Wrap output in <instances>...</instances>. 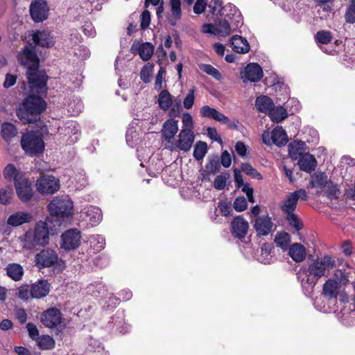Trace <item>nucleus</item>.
Listing matches in <instances>:
<instances>
[{
    "mask_svg": "<svg viewBox=\"0 0 355 355\" xmlns=\"http://www.w3.org/2000/svg\"><path fill=\"white\" fill-rule=\"evenodd\" d=\"M19 63L27 68L26 78L30 86V94L24 99L16 109L17 116L24 123L37 121L39 115L46 108L42 96L46 93L48 77L44 71L39 70V58L34 47L26 46L17 56Z\"/></svg>",
    "mask_w": 355,
    "mask_h": 355,
    "instance_id": "1",
    "label": "nucleus"
},
{
    "mask_svg": "<svg viewBox=\"0 0 355 355\" xmlns=\"http://www.w3.org/2000/svg\"><path fill=\"white\" fill-rule=\"evenodd\" d=\"M336 261L329 255H324L312 260L306 267L303 268L306 278L302 279V284H309L313 288L318 281L322 277H327L330 270L333 269Z\"/></svg>",
    "mask_w": 355,
    "mask_h": 355,
    "instance_id": "2",
    "label": "nucleus"
},
{
    "mask_svg": "<svg viewBox=\"0 0 355 355\" xmlns=\"http://www.w3.org/2000/svg\"><path fill=\"white\" fill-rule=\"evenodd\" d=\"M49 227L46 222L39 221L33 229H30L18 239L21 247L26 250H32L36 246H44L49 241Z\"/></svg>",
    "mask_w": 355,
    "mask_h": 355,
    "instance_id": "3",
    "label": "nucleus"
},
{
    "mask_svg": "<svg viewBox=\"0 0 355 355\" xmlns=\"http://www.w3.org/2000/svg\"><path fill=\"white\" fill-rule=\"evenodd\" d=\"M21 146L25 153L31 156L40 154L44 149V143L42 135L34 132H27L22 135Z\"/></svg>",
    "mask_w": 355,
    "mask_h": 355,
    "instance_id": "4",
    "label": "nucleus"
},
{
    "mask_svg": "<svg viewBox=\"0 0 355 355\" xmlns=\"http://www.w3.org/2000/svg\"><path fill=\"white\" fill-rule=\"evenodd\" d=\"M73 202L67 196H57L49 204L51 216L68 217L72 213Z\"/></svg>",
    "mask_w": 355,
    "mask_h": 355,
    "instance_id": "5",
    "label": "nucleus"
},
{
    "mask_svg": "<svg viewBox=\"0 0 355 355\" xmlns=\"http://www.w3.org/2000/svg\"><path fill=\"white\" fill-rule=\"evenodd\" d=\"M35 265L39 268H50L58 264L60 269L62 270L65 266L62 259H60L57 252L50 248L41 250L35 255Z\"/></svg>",
    "mask_w": 355,
    "mask_h": 355,
    "instance_id": "6",
    "label": "nucleus"
},
{
    "mask_svg": "<svg viewBox=\"0 0 355 355\" xmlns=\"http://www.w3.org/2000/svg\"><path fill=\"white\" fill-rule=\"evenodd\" d=\"M195 135L193 132L180 130L177 139L170 143V146H166V148L173 151L180 150L183 152L189 151L194 142Z\"/></svg>",
    "mask_w": 355,
    "mask_h": 355,
    "instance_id": "7",
    "label": "nucleus"
},
{
    "mask_svg": "<svg viewBox=\"0 0 355 355\" xmlns=\"http://www.w3.org/2000/svg\"><path fill=\"white\" fill-rule=\"evenodd\" d=\"M300 199L304 200L307 199V193L304 189H300L292 193H289L282 200L280 205L283 214H286L294 212Z\"/></svg>",
    "mask_w": 355,
    "mask_h": 355,
    "instance_id": "8",
    "label": "nucleus"
},
{
    "mask_svg": "<svg viewBox=\"0 0 355 355\" xmlns=\"http://www.w3.org/2000/svg\"><path fill=\"white\" fill-rule=\"evenodd\" d=\"M157 101L160 109L162 110L166 111L171 108V116H175L179 114L181 101L180 100L178 101L175 100L173 106L172 107L173 97L167 90L164 89L159 93Z\"/></svg>",
    "mask_w": 355,
    "mask_h": 355,
    "instance_id": "9",
    "label": "nucleus"
},
{
    "mask_svg": "<svg viewBox=\"0 0 355 355\" xmlns=\"http://www.w3.org/2000/svg\"><path fill=\"white\" fill-rule=\"evenodd\" d=\"M102 217L101 210L93 206L85 207L80 212V220L87 226L97 225L102 220Z\"/></svg>",
    "mask_w": 355,
    "mask_h": 355,
    "instance_id": "10",
    "label": "nucleus"
},
{
    "mask_svg": "<svg viewBox=\"0 0 355 355\" xmlns=\"http://www.w3.org/2000/svg\"><path fill=\"white\" fill-rule=\"evenodd\" d=\"M81 241V233L77 229H70L61 236V248L65 250L78 248Z\"/></svg>",
    "mask_w": 355,
    "mask_h": 355,
    "instance_id": "11",
    "label": "nucleus"
},
{
    "mask_svg": "<svg viewBox=\"0 0 355 355\" xmlns=\"http://www.w3.org/2000/svg\"><path fill=\"white\" fill-rule=\"evenodd\" d=\"M36 187L41 193L53 194L60 189V181L53 175H46L37 180Z\"/></svg>",
    "mask_w": 355,
    "mask_h": 355,
    "instance_id": "12",
    "label": "nucleus"
},
{
    "mask_svg": "<svg viewBox=\"0 0 355 355\" xmlns=\"http://www.w3.org/2000/svg\"><path fill=\"white\" fill-rule=\"evenodd\" d=\"M241 78L244 83H256L263 77V70L257 63H250L240 72Z\"/></svg>",
    "mask_w": 355,
    "mask_h": 355,
    "instance_id": "13",
    "label": "nucleus"
},
{
    "mask_svg": "<svg viewBox=\"0 0 355 355\" xmlns=\"http://www.w3.org/2000/svg\"><path fill=\"white\" fill-rule=\"evenodd\" d=\"M49 7L44 0H35L30 6V14L35 22L43 21L48 17Z\"/></svg>",
    "mask_w": 355,
    "mask_h": 355,
    "instance_id": "14",
    "label": "nucleus"
},
{
    "mask_svg": "<svg viewBox=\"0 0 355 355\" xmlns=\"http://www.w3.org/2000/svg\"><path fill=\"white\" fill-rule=\"evenodd\" d=\"M178 121L173 118L167 119L162 125L161 130L162 138L166 141V146H170L178 132Z\"/></svg>",
    "mask_w": 355,
    "mask_h": 355,
    "instance_id": "15",
    "label": "nucleus"
},
{
    "mask_svg": "<svg viewBox=\"0 0 355 355\" xmlns=\"http://www.w3.org/2000/svg\"><path fill=\"white\" fill-rule=\"evenodd\" d=\"M15 186L17 195L21 201L27 202L32 198L33 193L31 182L26 177L17 182Z\"/></svg>",
    "mask_w": 355,
    "mask_h": 355,
    "instance_id": "16",
    "label": "nucleus"
},
{
    "mask_svg": "<svg viewBox=\"0 0 355 355\" xmlns=\"http://www.w3.org/2000/svg\"><path fill=\"white\" fill-rule=\"evenodd\" d=\"M62 315L60 311L55 309L52 308L43 312L41 315V322L46 327L53 328L56 327L61 323Z\"/></svg>",
    "mask_w": 355,
    "mask_h": 355,
    "instance_id": "17",
    "label": "nucleus"
},
{
    "mask_svg": "<svg viewBox=\"0 0 355 355\" xmlns=\"http://www.w3.org/2000/svg\"><path fill=\"white\" fill-rule=\"evenodd\" d=\"M131 50L134 53H138L143 60L147 61L153 55L154 46L149 42L139 43L134 42Z\"/></svg>",
    "mask_w": 355,
    "mask_h": 355,
    "instance_id": "18",
    "label": "nucleus"
},
{
    "mask_svg": "<svg viewBox=\"0 0 355 355\" xmlns=\"http://www.w3.org/2000/svg\"><path fill=\"white\" fill-rule=\"evenodd\" d=\"M33 216L28 211H16L7 218V224L12 227H19L32 220Z\"/></svg>",
    "mask_w": 355,
    "mask_h": 355,
    "instance_id": "19",
    "label": "nucleus"
},
{
    "mask_svg": "<svg viewBox=\"0 0 355 355\" xmlns=\"http://www.w3.org/2000/svg\"><path fill=\"white\" fill-rule=\"evenodd\" d=\"M273 223L268 216H261L255 219L254 227L259 235L266 236L272 232Z\"/></svg>",
    "mask_w": 355,
    "mask_h": 355,
    "instance_id": "20",
    "label": "nucleus"
},
{
    "mask_svg": "<svg viewBox=\"0 0 355 355\" xmlns=\"http://www.w3.org/2000/svg\"><path fill=\"white\" fill-rule=\"evenodd\" d=\"M340 286L338 281L328 279L323 284L322 295L329 300H336L340 293Z\"/></svg>",
    "mask_w": 355,
    "mask_h": 355,
    "instance_id": "21",
    "label": "nucleus"
},
{
    "mask_svg": "<svg viewBox=\"0 0 355 355\" xmlns=\"http://www.w3.org/2000/svg\"><path fill=\"white\" fill-rule=\"evenodd\" d=\"M249 228L248 222L241 216H237L232 222V232L238 238H243Z\"/></svg>",
    "mask_w": 355,
    "mask_h": 355,
    "instance_id": "22",
    "label": "nucleus"
},
{
    "mask_svg": "<svg viewBox=\"0 0 355 355\" xmlns=\"http://www.w3.org/2000/svg\"><path fill=\"white\" fill-rule=\"evenodd\" d=\"M33 42L42 47H51L55 44V40L51 33L46 31H38L33 35Z\"/></svg>",
    "mask_w": 355,
    "mask_h": 355,
    "instance_id": "23",
    "label": "nucleus"
},
{
    "mask_svg": "<svg viewBox=\"0 0 355 355\" xmlns=\"http://www.w3.org/2000/svg\"><path fill=\"white\" fill-rule=\"evenodd\" d=\"M200 114L202 117L212 119L224 124L229 122V119L226 116L209 105L202 106L200 108Z\"/></svg>",
    "mask_w": 355,
    "mask_h": 355,
    "instance_id": "24",
    "label": "nucleus"
},
{
    "mask_svg": "<svg viewBox=\"0 0 355 355\" xmlns=\"http://www.w3.org/2000/svg\"><path fill=\"white\" fill-rule=\"evenodd\" d=\"M288 254L295 262H302L306 257V249L301 243H295L288 248Z\"/></svg>",
    "mask_w": 355,
    "mask_h": 355,
    "instance_id": "25",
    "label": "nucleus"
},
{
    "mask_svg": "<svg viewBox=\"0 0 355 355\" xmlns=\"http://www.w3.org/2000/svg\"><path fill=\"white\" fill-rule=\"evenodd\" d=\"M298 165L302 171L311 173L315 169L317 161L312 155L305 153L299 159Z\"/></svg>",
    "mask_w": 355,
    "mask_h": 355,
    "instance_id": "26",
    "label": "nucleus"
},
{
    "mask_svg": "<svg viewBox=\"0 0 355 355\" xmlns=\"http://www.w3.org/2000/svg\"><path fill=\"white\" fill-rule=\"evenodd\" d=\"M232 50L238 53H246L250 50L248 42L244 37L239 35H234L230 40Z\"/></svg>",
    "mask_w": 355,
    "mask_h": 355,
    "instance_id": "27",
    "label": "nucleus"
},
{
    "mask_svg": "<svg viewBox=\"0 0 355 355\" xmlns=\"http://www.w3.org/2000/svg\"><path fill=\"white\" fill-rule=\"evenodd\" d=\"M33 298H41L48 295L49 285L46 280H40L31 286Z\"/></svg>",
    "mask_w": 355,
    "mask_h": 355,
    "instance_id": "28",
    "label": "nucleus"
},
{
    "mask_svg": "<svg viewBox=\"0 0 355 355\" xmlns=\"http://www.w3.org/2000/svg\"><path fill=\"white\" fill-rule=\"evenodd\" d=\"M17 128L11 123H3L1 124V135L6 142H10L12 138L17 135Z\"/></svg>",
    "mask_w": 355,
    "mask_h": 355,
    "instance_id": "29",
    "label": "nucleus"
},
{
    "mask_svg": "<svg viewBox=\"0 0 355 355\" xmlns=\"http://www.w3.org/2000/svg\"><path fill=\"white\" fill-rule=\"evenodd\" d=\"M272 143L278 146L285 145L288 141V137L286 131L281 126H277L272 131Z\"/></svg>",
    "mask_w": 355,
    "mask_h": 355,
    "instance_id": "30",
    "label": "nucleus"
},
{
    "mask_svg": "<svg viewBox=\"0 0 355 355\" xmlns=\"http://www.w3.org/2000/svg\"><path fill=\"white\" fill-rule=\"evenodd\" d=\"M329 180L324 173H315L311 176L309 184L311 187L322 189L328 184Z\"/></svg>",
    "mask_w": 355,
    "mask_h": 355,
    "instance_id": "31",
    "label": "nucleus"
},
{
    "mask_svg": "<svg viewBox=\"0 0 355 355\" xmlns=\"http://www.w3.org/2000/svg\"><path fill=\"white\" fill-rule=\"evenodd\" d=\"M305 144L302 141H295L288 145V154L292 159H300L303 155Z\"/></svg>",
    "mask_w": 355,
    "mask_h": 355,
    "instance_id": "32",
    "label": "nucleus"
},
{
    "mask_svg": "<svg viewBox=\"0 0 355 355\" xmlns=\"http://www.w3.org/2000/svg\"><path fill=\"white\" fill-rule=\"evenodd\" d=\"M273 105V101L267 96H258L255 101V106L257 110L263 113H268Z\"/></svg>",
    "mask_w": 355,
    "mask_h": 355,
    "instance_id": "33",
    "label": "nucleus"
},
{
    "mask_svg": "<svg viewBox=\"0 0 355 355\" xmlns=\"http://www.w3.org/2000/svg\"><path fill=\"white\" fill-rule=\"evenodd\" d=\"M3 173L6 179H13L15 185L18 180L19 181L25 177L24 175L18 171L16 167L12 164H9L5 167Z\"/></svg>",
    "mask_w": 355,
    "mask_h": 355,
    "instance_id": "34",
    "label": "nucleus"
},
{
    "mask_svg": "<svg viewBox=\"0 0 355 355\" xmlns=\"http://www.w3.org/2000/svg\"><path fill=\"white\" fill-rule=\"evenodd\" d=\"M268 113L271 120L276 123L281 122L288 116L286 110L282 106L276 107L273 106Z\"/></svg>",
    "mask_w": 355,
    "mask_h": 355,
    "instance_id": "35",
    "label": "nucleus"
},
{
    "mask_svg": "<svg viewBox=\"0 0 355 355\" xmlns=\"http://www.w3.org/2000/svg\"><path fill=\"white\" fill-rule=\"evenodd\" d=\"M7 275L14 281H19L24 274L22 266L18 263H10L6 267Z\"/></svg>",
    "mask_w": 355,
    "mask_h": 355,
    "instance_id": "36",
    "label": "nucleus"
},
{
    "mask_svg": "<svg viewBox=\"0 0 355 355\" xmlns=\"http://www.w3.org/2000/svg\"><path fill=\"white\" fill-rule=\"evenodd\" d=\"M171 11L172 18L170 19V24L175 25L176 20L180 19L182 16L181 1L180 0H170Z\"/></svg>",
    "mask_w": 355,
    "mask_h": 355,
    "instance_id": "37",
    "label": "nucleus"
},
{
    "mask_svg": "<svg viewBox=\"0 0 355 355\" xmlns=\"http://www.w3.org/2000/svg\"><path fill=\"white\" fill-rule=\"evenodd\" d=\"M291 235L285 232H278L275 236V242L277 246L284 250H288L289 243H291Z\"/></svg>",
    "mask_w": 355,
    "mask_h": 355,
    "instance_id": "38",
    "label": "nucleus"
},
{
    "mask_svg": "<svg viewBox=\"0 0 355 355\" xmlns=\"http://www.w3.org/2000/svg\"><path fill=\"white\" fill-rule=\"evenodd\" d=\"M284 215L292 229L295 231H300L304 227L303 222L294 212Z\"/></svg>",
    "mask_w": 355,
    "mask_h": 355,
    "instance_id": "39",
    "label": "nucleus"
},
{
    "mask_svg": "<svg viewBox=\"0 0 355 355\" xmlns=\"http://www.w3.org/2000/svg\"><path fill=\"white\" fill-rule=\"evenodd\" d=\"M37 345L41 349H51L55 346V341L50 336L44 335L37 338Z\"/></svg>",
    "mask_w": 355,
    "mask_h": 355,
    "instance_id": "40",
    "label": "nucleus"
},
{
    "mask_svg": "<svg viewBox=\"0 0 355 355\" xmlns=\"http://www.w3.org/2000/svg\"><path fill=\"white\" fill-rule=\"evenodd\" d=\"M272 248L268 243H264L261 248V254L258 257V260L263 263H269L272 259L270 255Z\"/></svg>",
    "mask_w": 355,
    "mask_h": 355,
    "instance_id": "41",
    "label": "nucleus"
},
{
    "mask_svg": "<svg viewBox=\"0 0 355 355\" xmlns=\"http://www.w3.org/2000/svg\"><path fill=\"white\" fill-rule=\"evenodd\" d=\"M207 151V146L205 142L199 141H198L194 147L193 157L197 160L202 159Z\"/></svg>",
    "mask_w": 355,
    "mask_h": 355,
    "instance_id": "42",
    "label": "nucleus"
},
{
    "mask_svg": "<svg viewBox=\"0 0 355 355\" xmlns=\"http://www.w3.org/2000/svg\"><path fill=\"white\" fill-rule=\"evenodd\" d=\"M200 68L202 71L212 76L216 80H220L222 79V75L220 72L217 69L214 67L212 65L202 64L200 65Z\"/></svg>",
    "mask_w": 355,
    "mask_h": 355,
    "instance_id": "43",
    "label": "nucleus"
},
{
    "mask_svg": "<svg viewBox=\"0 0 355 355\" xmlns=\"http://www.w3.org/2000/svg\"><path fill=\"white\" fill-rule=\"evenodd\" d=\"M325 188L327 189L325 191V196L328 198L334 199L338 198L340 192L337 184L329 181Z\"/></svg>",
    "mask_w": 355,
    "mask_h": 355,
    "instance_id": "44",
    "label": "nucleus"
},
{
    "mask_svg": "<svg viewBox=\"0 0 355 355\" xmlns=\"http://www.w3.org/2000/svg\"><path fill=\"white\" fill-rule=\"evenodd\" d=\"M182 126L181 130H185L189 132H193L194 121L192 116L189 112H184L182 116Z\"/></svg>",
    "mask_w": 355,
    "mask_h": 355,
    "instance_id": "45",
    "label": "nucleus"
},
{
    "mask_svg": "<svg viewBox=\"0 0 355 355\" xmlns=\"http://www.w3.org/2000/svg\"><path fill=\"white\" fill-rule=\"evenodd\" d=\"M13 195L11 187H8L0 191V202L3 205L9 204Z\"/></svg>",
    "mask_w": 355,
    "mask_h": 355,
    "instance_id": "46",
    "label": "nucleus"
},
{
    "mask_svg": "<svg viewBox=\"0 0 355 355\" xmlns=\"http://www.w3.org/2000/svg\"><path fill=\"white\" fill-rule=\"evenodd\" d=\"M315 38L318 43L327 44L331 41L332 36L329 31H321L316 33Z\"/></svg>",
    "mask_w": 355,
    "mask_h": 355,
    "instance_id": "47",
    "label": "nucleus"
},
{
    "mask_svg": "<svg viewBox=\"0 0 355 355\" xmlns=\"http://www.w3.org/2000/svg\"><path fill=\"white\" fill-rule=\"evenodd\" d=\"M216 26V32L218 35L225 36L230 33L231 28L229 23L226 20L220 21L217 24H215Z\"/></svg>",
    "mask_w": 355,
    "mask_h": 355,
    "instance_id": "48",
    "label": "nucleus"
},
{
    "mask_svg": "<svg viewBox=\"0 0 355 355\" xmlns=\"http://www.w3.org/2000/svg\"><path fill=\"white\" fill-rule=\"evenodd\" d=\"M153 66L150 63L145 64L141 70L140 77L144 83L150 81V77L153 73Z\"/></svg>",
    "mask_w": 355,
    "mask_h": 355,
    "instance_id": "49",
    "label": "nucleus"
},
{
    "mask_svg": "<svg viewBox=\"0 0 355 355\" xmlns=\"http://www.w3.org/2000/svg\"><path fill=\"white\" fill-rule=\"evenodd\" d=\"M228 178V174H223L216 176L214 182V188L217 190L224 189L226 186V182Z\"/></svg>",
    "mask_w": 355,
    "mask_h": 355,
    "instance_id": "50",
    "label": "nucleus"
},
{
    "mask_svg": "<svg viewBox=\"0 0 355 355\" xmlns=\"http://www.w3.org/2000/svg\"><path fill=\"white\" fill-rule=\"evenodd\" d=\"M18 297L27 300L32 297V291L28 285H23L18 288Z\"/></svg>",
    "mask_w": 355,
    "mask_h": 355,
    "instance_id": "51",
    "label": "nucleus"
},
{
    "mask_svg": "<svg viewBox=\"0 0 355 355\" xmlns=\"http://www.w3.org/2000/svg\"><path fill=\"white\" fill-rule=\"evenodd\" d=\"M234 209L239 212L243 211L247 209L248 204L244 197H238L235 199L233 204Z\"/></svg>",
    "mask_w": 355,
    "mask_h": 355,
    "instance_id": "52",
    "label": "nucleus"
},
{
    "mask_svg": "<svg viewBox=\"0 0 355 355\" xmlns=\"http://www.w3.org/2000/svg\"><path fill=\"white\" fill-rule=\"evenodd\" d=\"M209 8L210 9V12L213 15L218 16L221 15V11L223 10L222 3L218 0H214L211 1L209 5Z\"/></svg>",
    "mask_w": 355,
    "mask_h": 355,
    "instance_id": "53",
    "label": "nucleus"
},
{
    "mask_svg": "<svg viewBox=\"0 0 355 355\" xmlns=\"http://www.w3.org/2000/svg\"><path fill=\"white\" fill-rule=\"evenodd\" d=\"M241 169L248 175L257 178L258 179H261V174L249 164H243Z\"/></svg>",
    "mask_w": 355,
    "mask_h": 355,
    "instance_id": "54",
    "label": "nucleus"
},
{
    "mask_svg": "<svg viewBox=\"0 0 355 355\" xmlns=\"http://www.w3.org/2000/svg\"><path fill=\"white\" fill-rule=\"evenodd\" d=\"M345 19L347 23H355V6L349 3L345 14Z\"/></svg>",
    "mask_w": 355,
    "mask_h": 355,
    "instance_id": "55",
    "label": "nucleus"
},
{
    "mask_svg": "<svg viewBox=\"0 0 355 355\" xmlns=\"http://www.w3.org/2000/svg\"><path fill=\"white\" fill-rule=\"evenodd\" d=\"M68 125L65 128L64 132L66 135L73 134L74 136V139H71V141H75L78 139V130L76 127V123L73 122H70L67 123Z\"/></svg>",
    "mask_w": 355,
    "mask_h": 355,
    "instance_id": "56",
    "label": "nucleus"
},
{
    "mask_svg": "<svg viewBox=\"0 0 355 355\" xmlns=\"http://www.w3.org/2000/svg\"><path fill=\"white\" fill-rule=\"evenodd\" d=\"M150 24V14L148 10H144L141 16V28L146 29Z\"/></svg>",
    "mask_w": 355,
    "mask_h": 355,
    "instance_id": "57",
    "label": "nucleus"
},
{
    "mask_svg": "<svg viewBox=\"0 0 355 355\" xmlns=\"http://www.w3.org/2000/svg\"><path fill=\"white\" fill-rule=\"evenodd\" d=\"M194 99H195L194 89H192L189 91V94L187 95V96L184 99V101H183L184 107L186 109L191 108V107L193 106V103H194Z\"/></svg>",
    "mask_w": 355,
    "mask_h": 355,
    "instance_id": "58",
    "label": "nucleus"
},
{
    "mask_svg": "<svg viewBox=\"0 0 355 355\" xmlns=\"http://www.w3.org/2000/svg\"><path fill=\"white\" fill-rule=\"evenodd\" d=\"M26 329L28 330L29 336L33 339L37 340V338H39V331L37 327L33 323H28L26 325Z\"/></svg>",
    "mask_w": 355,
    "mask_h": 355,
    "instance_id": "59",
    "label": "nucleus"
},
{
    "mask_svg": "<svg viewBox=\"0 0 355 355\" xmlns=\"http://www.w3.org/2000/svg\"><path fill=\"white\" fill-rule=\"evenodd\" d=\"M207 0H197L194 6L193 11L196 14L202 13L207 6Z\"/></svg>",
    "mask_w": 355,
    "mask_h": 355,
    "instance_id": "60",
    "label": "nucleus"
},
{
    "mask_svg": "<svg viewBox=\"0 0 355 355\" xmlns=\"http://www.w3.org/2000/svg\"><path fill=\"white\" fill-rule=\"evenodd\" d=\"M15 315L18 321L21 324L25 323L27 320V314L24 309H16L15 310Z\"/></svg>",
    "mask_w": 355,
    "mask_h": 355,
    "instance_id": "61",
    "label": "nucleus"
},
{
    "mask_svg": "<svg viewBox=\"0 0 355 355\" xmlns=\"http://www.w3.org/2000/svg\"><path fill=\"white\" fill-rule=\"evenodd\" d=\"M17 76L11 73H6L5 80L3 83V87L5 88H9L13 86L17 81Z\"/></svg>",
    "mask_w": 355,
    "mask_h": 355,
    "instance_id": "62",
    "label": "nucleus"
},
{
    "mask_svg": "<svg viewBox=\"0 0 355 355\" xmlns=\"http://www.w3.org/2000/svg\"><path fill=\"white\" fill-rule=\"evenodd\" d=\"M206 168L209 173H215L219 171L220 164L217 159H212L209 162L206 166Z\"/></svg>",
    "mask_w": 355,
    "mask_h": 355,
    "instance_id": "63",
    "label": "nucleus"
},
{
    "mask_svg": "<svg viewBox=\"0 0 355 355\" xmlns=\"http://www.w3.org/2000/svg\"><path fill=\"white\" fill-rule=\"evenodd\" d=\"M164 74L165 71L162 68H161L158 71L155 78V88L156 89H161L162 88V82L164 80Z\"/></svg>",
    "mask_w": 355,
    "mask_h": 355,
    "instance_id": "64",
    "label": "nucleus"
}]
</instances>
